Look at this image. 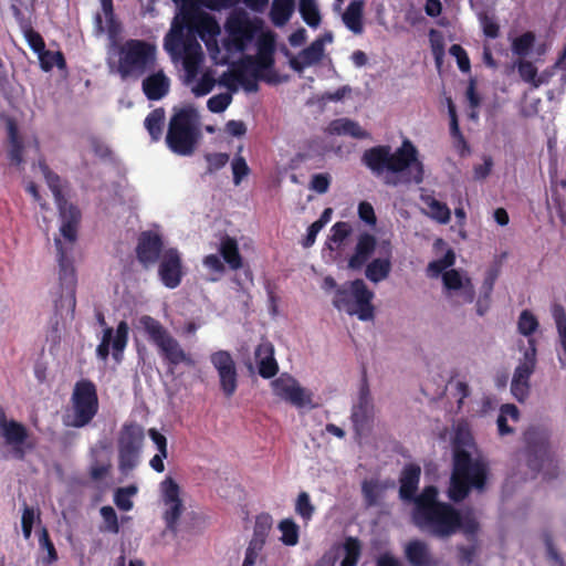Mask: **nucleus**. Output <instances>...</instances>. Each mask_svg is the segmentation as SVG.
I'll list each match as a JSON object with an SVG mask.
<instances>
[{"mask_svg":"<svg viewBox=\"0 0 566 566\" xmlns=\"http://www.w3.org/2000/svg\"><path fill=\"white\" fill-rule=\"evenodd\" d=\"M333 39V34L326 32L316 39L308 48L291 59V66L295 71L302 72L304 69L317 64L324 56L325 45L331 44Z\"/></svg>","mask_w":566,"mask_h":566,"instance_id":"20","label":"nucleus"},{"mask_svg":"<svg viewBox=\"0 0 566 566\" xmlns=\"http://www.w3.org/2000/svg\"><path fill=\"white\" fill-rule=\"evenodd\" d=\"M295 512L298 516H301V518L305 523L311 521V518L315 512V507L311 502V497H310L308 493L301 492L297 495L296 501H295Z\"/></svg>","mask_w":566,"mask_h":566,"instance_id":"49","label":"nucleus"},{"mask_svg":"<svg viewBox=\"0 0 566 566\" xmlns=\"http://www.w3.org/2000/svg\"><path fill=\"white\" fill-rule=\"evenodd\" d=\"M520 413L514 405H504L501 407V411L497 418V429L501 436L511 433L513 428L507 423L509 421L515 423L518 421Z\"/></svg>","mask_w":566,"mask_h":566,"instance_id":"43","label":"nucleus"},{"mask_svg":"<svg viewBox=\"0 0 566 566\" xmlns=\"http://www.w3.org/2000/svg\"><path fill=\"white\" fill-rule=\"evenodd\" d=\"M165 122V112L161 108L153 111L145 119V127L153 140H158Z\"/></svg>","mask_w":566,"mask_h":566,"instance_id":"48","label":"nucleus"},{"mask_svg":"<svg viewBox=\"0 0 566 566\" xmlns=\"http://www.w3.org/2000/svg\"><path fill=\"white\" fill-rule=\"evenodd\" d=\"M210 363L217 371L223 395L233 396L238 387V369L232 355L227 350L213 352L210 355Z\"/></svg>","mask_w":566,"mask_h":566,"instance_id":"14","label":"nucleus"},{"mask_svg":"<svg viewBox=\"0 0 566 566\" xmlns=\"http://www.w3.org/2000/svg\"><path fill=\"white\" fill-rule=\"evenodd\" d=\"M293 10V0H273L270 12L272 22L277 27L285 24L290 20Z\"/></svg>","mask_w":566,"mask_h":566,"instance_id":"35","label":"nucleus"},{"mask_svg":"<svg viewBox=\"0 0 566 566\" xmlns=\"http://www.w3.org/2000/svg\"><path fill=\"white\" fill-rule=\"evenodd\" d=\"M139 326L155 345L169 334L158 321L148 315L139 318Z\"/></svg>","mask_w":566,"mask_h":566,"instance_id":"41","label":"nucleus"},{"mask_svg":"<svg viewBox=\"0 0 566 566\" xmlns=\"http://www.w3.org/2000/svg\"><path fill=\"white\" fill-rule=\"evenodd\" d=\"M375 253L378 256L366 265L365 275L370 282L379 283L386 280L391 271L392 247L390 240L377 241L369 233L360 234L354 253L348 259V268L353 270L361 269Z\"/></svg>","mask_w":566,"mask_h":566,"instance_id":"7","label":"nucleus"},{"mask_svg":"<svg viewBox=\"0 0 566 566\" xmlns=\"http://www.w3.org/2000/svg\"><path fill=\"white\" fill-rule=\"evenodd\" d=\"M515 66L517 67L521 78L533 87L536 88L546 82L543 75L537 74V69L532 62L518 60Z\"/></svg>","mask_w":566,"mask_h":566,"instance_id":"36","label":"nucleus"},{"mask_svg":"<svg viewBox=\"0 0 566 566\" xmlns=\"http://www.w3.org/2000/svg\"><path fill=\"white\" fill-rule=\"evenodd\" d=\"M376 566H403L402 563L390 553H384L376 559Z\"/></svg>","mask_w":566,"mask_h":566,"instance_id":"64","label":"nucleus"},{"mask_svg":"<svg viewBox=\"0 0 566 566\" xmlns=\"http://www.w3.org/2000/svg\"><path fill=\"white\" fill-rule=\"evenodd\" d=\"M261 547V543L252 542L245 551V556L242 566H254L259 558Z\"/></svg>","mask_w":566,"mask_h":566,"instance_id":"60","label":"nucleus"},{"mask_svg":"<svg viewBox=\"0 0 566 566\" xmlns=\"http://www.w3.org/2000/svg\"><path fill=\"white\" fill-rule=\"evenodd\" d=\"M35 178L44 179L52 190L60 210V233L70 242L76 239L77 228L81 219L80 211L70 202L63 199L60 190V179L52 174L48 167L40 164L34 168Z\"/></svg>","mask_w":566,"mask_h":566,"instance_id":"10","label":"nucleus"},{"mask_svg":"<svg viewBox=\"0 0 566 566\" xmlns=\"http://www.w3.org/2000/svg\"><path fill=\"white\" fill-rule=\"evenodd\" d=\"M535 43V34L524 32L511 39V50L515 55L526 56L532 52Z\"/></svg>","mask_w":566,"mask_h":566,"instance_id":"44","label":"nucleus"},{"mask_svg":"<svg viewBox=\"0 0 566 566\" xmlns=\"http://www.w3.org/2000/svg\"><path fill=\"white\" fill-rule=\"evenodd\" d=\"M405 555L412 566H436L427 545L420 541L409 542L405 546Z\"/></svg>","mask_w":566,"mask_h":566,"instance_id":"28","label":"nucleus"},{"mask_svg":"<svg viewBox=\"0 0 566 566\" xmlns=\"http://www.w3.org/2000/svg\"><path fill=\"white\" fill-rule=\"evenodd\" d=\"M39 536V563L42 566H51L57 559L56 549L49 537L46 528L41 527L38 531Z\"/></svg>","mask_w":566,"mask_h":566,"instance_id":"31","label":"nucleus"},{"mask_svg":"<svg viewBox=\"0 0 566 566\" xmlns=\"http://www.w3.org/2000/svg\"><path fill=\"white\" fill-rule=\"evenodd\" d=\"M358 216L361 221L369 226H375L376 223V214L374 208L368 202H360L358 206Z\"/></svg>","mask_w":566,"mask_h":566,"instance_id":"59","label":"nucleus"},{"mask_svg":"<svg viewBox=\"0 0 566 566\" xmlns=\"http://www.w3.org/2000/svg\"><path fill=\"white\" fill-rule=\"evenodd\" d=\"M185 21L186 13L180 11L165 36L164 48L172 59L177 55L181 56L185 70L184 83L196 97H202L212 92L217 83L222 84V81L216 78L213 70L202 69L205 52L196 39L184 41L180 49Z\"/></svg>","mask_w":566,"mask_h":566,"instance_id":"2","label":"nucleus"},{"mask_svg":"<svg viewBox=\"0 0 566 566\" xmlns=\"http://www.w3.org/2000/svg\"><path fill=\"white\" fill-rule=\"evenodd\" d=\"M360 553V543L354 537H347L334 547V558L340 560V566H356Z\"/></svg>","mask_w":566,"mask_h":566,"instance_id":"27","label":"nucleus"},{"mask_svg":"<svg viewBox=\"0 0 566 566\" xmlns=\"http://www.w3.org/2000/svg\"><path fill=\"white\" fill-rule=\"evenodd\" d=\"M437 494L433 486H428L415 499V524L439 537L450 536L457 531L474 533L478 528L474 515L469 511L455 512L450 505L437 502Z\"/></svg>","mask_w":566,"mask_h":566,"instance_id":"4","label":"nucleus"},{"mask_svg":"<svg viewBox=\"0 0 566 566\" xmlns=\"http://www.w3.org/2000/svg\"><path fill=\"white\" fill-rule=\"evenodd\" d=\"M158 274L168 289L177 287L184 275L181 255L176 249H167L159 259Z\"/></svg>","mask_w":566,"mask_h":566,"instance_id":"19","label":"nucleus"},{"mask_svg":"<svg viewBox=\"0 0 566 566\" xmlns=\"http://www.w3.org/2000/svg\"><path fill=\"white\" fill-rule=\"evenodd\" d=\"M198 123L199 114L193 106L176 109L166 136L169 149L178 155H190L199 139Z\"/></svg>","mask_w":566,"mask_h":566,"instance_id":"8","label":"nucleus"},{"mask_svg":"<svg viewBox=\"0 0 566 566\" xmlns=\"http://www.w3.org/2000/svg\"><path fill=\"white\" fill-rule=\"evenodd\" d=\"M331 185V177L328 174H316L312 177L310 188L317 193H325Z\"/></svg>","mask_w":566,"mask_h":566,"instance_id":"57","label":"nucleus"},{"mask_svg":"<svg viewBox=\"0 0 566 566\" xmlns=\"http://www.w3.org/2000/svg\"><path fill=\"white\" fill-rule=\"evenodd\" d=\"M232 102V95L230 93H221L213 95L207 102V107L211 113L224 112Z\"/></svg>","mask_w":566,"mask_h":566,"instance_id":"50","label":"nucleus"},{"mask_svg":"<svg viewBox=\"0 0 566 566\" xmlns=\"http://www.w3.org/2000/svg\"><path fill=\"white\" fill-rule=\"evenodd\" d=\"M441 256L432 260L427 266V275L431 279L441 277L443 294L458 304L471 303L474 298V286L465 271L453 269L455 254L442 239L434 242Z\"/></svg>","mask_w":566,"mask_h":566,"instance_id":"6","label":"nucleus"},{"mask_svg":"<svg viewBox=\"0 0 566 566\" xmlns=\"http://www.w3.org/2000/svg\"><path fill=\"white\" fill-rule=\"evenodd\" d=\"M226 130L233 137H242L247 133V126L242 120H229L226 124Z\"/></svg>","mask_w":566,"mask_h":566,"instance_id":"62","label":"nucleus"},{"mask_svg":"<svg viewBox=\"0 0 566 566\" xmlns=\"http://www.w3.org/2000/svg\"><path fill=\"white\" fill-rule=\"evenodd\" d=\"M219 252L231 269L237 270L242 266V259L234 239L229 237L222 238L219 244Z\"/></svg>","mask_w":566,"mask_h":566,"instance_id":"33","label":"nucleus"},{"mask_svg":"<svg viewBox=\"0 0 566 566\" xmlns=\"http://www.w3.org/2000/svg\"><path fill=\"white\" fill-rule=\"evenodd\" d=\"M420 478V468L415 464L407 465L400 479V496L411 499L417 490Z\"/></svg>","mask_w":566,"mask_h":566,"instance_id":"32","label":"nucleus"},{"mask_svg":"<svg viewBox=\"0 0 566 566\" xmlns=\"http://www.w3.org/2000/svg\"><path fill=\"white\" fill-rule=\"evenodd\" d=\"M528 348L524 353L523 360L516 367L512 379L511 390L518 400H524L528 394V378L532 375L536 361V348L532 339L528 340Z\"/></svg>","mask_w":566,"mask_h":566,"instance_id":"17","label":"nucleus"},{"mask_svg":"<svg viewBox=\"0 0 566 566\" xmlns=\"http://www.w3.org/2000/svg\"><path fill=\"white\" fill-rule=\"evenodd\" d=\"M255 361L259 374L271 378L277 373V363L274 358V347L270 342H262L255 349Z\"/></svg>","mask_w":566,"mask_h":566,"instance_id":"24","label":"nucleus"},{"mask_svg":"<svg viewBox=\"0 0 566 566\" xmlns=\"http://www.w3.org/2000/svg\"><path fill=\"white\" fill-rule=\"evenodd\" d=\"M352 233V227L347 222H337L331 229V234L327 240L329 250H339L343 248L348 237Z\"/></svg>","mask_w":566,"mask_h":566,"instance_id":"38","label":"nucleus"},{"mask_svg":"<svg viewBox=\"0 0 566 566\" xmlns=\"http://www.w3.org/2000/svg\"><path fill=\"white\" fill-rule=\"evenodd\" d=\"M300 12L303 20L311 28H317L321 23V14L316 0H300Z\"/></svg>","mask_w":566,"mask_h":566,"instance_id":"47","label":"nucleus"},{"mask_svg":"<svg viewBox=\"0 0 566 566\" xmlns=\"http://www.w3.org/2000/svg\"><path fill=\"white\" fill-rule=\"evenodd\" d=\"M38 60L41 69L44 72L51 71L54 66L59 67L60 70L65 69V60L60 51H49L44 49L38 54Z\"/></svg>","mask_w":566,"mask_h":566,"instance_id":"45","label":"nucleus"},{"mask_svg":"<svg viewBox=\"0 0 566 566\" xmlns=\"http://www.w3.org/2000/svg\"><path fill=\"white\" fill-rule=\"evenodd\" d=\"M374 292L363 280H354L336 290L333 305L340 312L356 316L360 321H371L375 316Z\"/></svg>","mask_w":566,"mask_h":566,"instance_id":"9","label":"nucleus"},{"mask_svg":"<svg viewBox=\"0 0 566 566\" xmlns=\"http://www.w3.org/2000/svg\"><path fill=\"white\" fill-rule=\"evenodd\" d=\"M25 39L28 44L34 51V53H36V55L45 49L44 41L39 33L30 30L25 32Z\"/></svg>","mask_w":566,"mask_h":566,"instance_id":"61","label":"nucleus"},{"mask_svg":"<svg viewBox=\"0 0 566 566\" xmlns=\"http://www.w3.org/2000/svg\"><path fill=\"white\" fill-rule=\"evenodd\" d=\"M421 201L423 203L422 211L430 219L441 224H446L450 221L451 211L446 203L429 195L422 196Z\"/></svg>","mask_w":566,"mask_h":566,"instance_id":"29","label":"nucleus"},{"mask_svg":"<svg viewBox=\"0 0 566 566\" xmlns=\"http://www.w3.org/2000/svg\"><path fill=\"white\" fill-rule=\"evenodd\" d=\"M144 441V429L138 424L125 426L118 437V468L127 475L139 461V453Z\"/></svg>","mask_w":566,"mask_h":566,"instance_id":"13","label":"nucleus"},{"mask_svg":"<svg viewBox=\"0 0 566 566\" xmlns=\"http://www.w3.org/2000/svg\"><path fill=\"white\" fill-rule=\"evenodd\" d=\"M39 515L35 513L33 509L25 507L22 512L21 516V525L22 532L25 539H29L32 534V528L35 523H39Z\"/></svg>","mask_w":566,"mask_h":566,"instance_id":"51","label":"nucleus"},{"mask_svg":"<svg viewBox=\"0 0 566 566\" xmlns=\"http://www.w3.org/2000/svg\"><path fill=\"white\" fill-rule=\"evenodd\" d=\"M175 2H180L181 4V12L186 13V10L188 9V6L192 7L193 4L201 3L208 8L211 9H221L227 8L235 2H243L248 8H250L253 11L261 12L263 11L269 0H174Z\"/></svg>","mask_w":566,"mask_h":566,"instance_id":"23","label":"nucleus"},{"mask_svg":"<svg viewBox=\"0 0 566 566\" xmlns=\"http://www.w3.org/2000/svg\"><path fill=\"white\" fill-rule=\"evenodd\" d=\"M155 46L138 40H130L118 51V73L123 78L142 74L155 61Z\"/></svg>","mask_w":566,"mask_h":566,"instance_id":"12","label":"nucleus"},{"mask_svg":"<svg viewBox=\"0 0 566 566\" xmlns=\"http://www.w3.org/2000/svg\"><path fill=\"white\" fill-rule=\"evenodd\" d=\"M552 315L563 347V355L559 356V360L564 365L566 363V310L559 304H554Z\"/></svg>","mask_w":566,"mask_h":566,"instance_id":"37","label":"nucleus"},{"mask_svg":"<svg viewBox=\"0 0 566 566\" xmlns=\"http://www.w3.org/2000/svg\"><path fill=\"white\" fill-rule=\"evenodd\" d=\"M98 399L95 386L90 381H80L72 394V405L64 415V424L81 428L96 415Z\"/></svg>","mask_w":566,"mask_h":566,"instance_id":"11","label":"nucleus"},{"mask_svg":"<svg viewBox=\"0 0 566 566\" xmlns=\"http://www.w3.org/2000/svg\"><path fill=\"white\" fill-rule=\"evenodd\" d=\"M96 459L91 465L90 473L94 480H102L106 478L111 471L112 462L109 453L101 449L95 452Z\"/></svg>","mask_w":566,"mask_h":566,"instance_id":"40","label":"nucleus"},{"mask_svg":"<svg viewBox=\"0 0 566 566\" xmlns=\"http://www.w3.org/2000/svg\"><path fill=\"white\" fill-rule=\"evenodd\" d=\"M537 327H538V322H537L536 317L527 311L522 312V314L520 315V318H518V331L523 335L527 336V335H531L532 333H534Z\"/></svg>","mask_w":566,"mask_h":566,"instance_id":"53","label":"nucleus"},{"mask_svg":"<svg viewBox=\"0 0 566 566\" xmlns=\"http://www.w3.org/2000/svg\"><path fill=\"white\" fill-rule=\"evenodd\" d=\"M156 346L160 355L171 365H195V360L191 356L181 348L180 344L170 334L157 343Z\"/></svg>","mask_w":566,"mask_h":566,"instance_id":"22","label":"nucleus"},{"mask_svg":"<svg viewBox=\"0 0 566 566\" xmlns=\"http://www.w3.org/2000/svg\"><path fill=\"white\" fill-rule=\"evenodd\" d=\"M454 467L449 488V497L460 501L469 489H482L486 480L485 464L480 457L467 424H458L452 438Z\"/></svg>","mask_w":566,"mask_h":566,"instance_id":"5","label":"nucleus"},{"mask_svg":"<svg viewBox=\"0 0 566 566\" xmlns=\"http://www.w3.org/2000/svg\"><path fill=\"white\" fill-rule=\"evenodd\" d=\"M0 436L17 455L22 454L27 441L25 428L13 419H8L2 411H0Z\"/></svg>","mask_w":566,"mask_h":566,"instance_id":"21","label":"nucleus"},{"mask_svg":"<svg viewBox=\"0 0 566 566\" xmlns=\"http://www.w3.org/2000/svg\"><path fill=\"white\" fill-rule=\"evenodd\" d=\"M233 172V181L239 185L249 174V167L242 157H235L231 164Z\"/></svg>","mask_w":566,"mask_h":566,"instance_id":"55","label":"nucleus"},{"mask_svg":"<svg viewBox=\"0 0 566 566\" xmlns=\"http://www.w3.org/2000/svg\"><path fill=\"white\" fill-rule=\"evenodd\" d=\"M449 114L451 118V135L458 147H464L465 143L462 134L460 133L455 109L451 102H449Z\"/></svg>","mask_w":566,"mask_h":566,"instance_id":"58","label":"nucleus"},{"mask_svg":"<svg viewBox=\"0 0 566 566\" xmlns=\"http://www.w3.org/2000/svg\"><path fill=\"white\" fill-rule=\"evenodd\" d=\"M363 1L355 0L349 3L346 11L343 14V21L345 25L354 33H360L363 31Z\"/></svg>","mask_w":566,"mask_h":566,"instance_id":"34","label":"nucleus"},{"mask_svg":"<svg viewBox=\"0 0 566 566\" xmlns=\"http://www.w3.org/2000/svg\"><path fill=\"white\" fill-rule=\"evenodd\" d=\"M128 331V325L124 321L119 322L115 331L112 328H105L101 344L96 348L98 358L106 360L111 347L113 357L116 361H119L122 354L127 345Z\"/></svg>","mask_w":566,"mask_h":566,"instance_id":"18","label":"nucleus"},{"mask_svg":"<svg viewBox=\"0 0 566 566\" xmlns=\"http://www.w3.org/2000/svg\"><path fill=\"white\" fill-rule=\"evenodd\" d=\"M328 135H348L355 138H366L367 132L358 123L348 118H339L331 122L326 127Z\"/></svg>","mask_w":566,"mask_h":566,"instance_id":"30","label":"nucleus"},{"mask_svg":"<svg viewBox=\"0 0 566 566\" xmlns=\"http://www.w3.org/2000/svg\"><path fill=\"white\" fill-rule=\"evenodd\" d=\"M271 387L275 396L297 408L312 405V392L303 388L295 378L287 374H282L271 381Z\"/></svg>","mask_w":566,"mask_h":566,"instance_id":"15","label":"nucleus"},{"mask_svg":"<svg viewBox=\"0 0 566 566\" xmlns=\"http://www.w3.org/2000/svg\"><path fill=\"white\" fill-rule=\"evenodd\" d=\"M281 533L280 541L285 546H296L300 538V527L292 518H284L277 524Z\"/></svg>","mask_w":566,"mask_h":566,"instance_id":"39","label":"nucleus"},{"mask_svg":"<svg viewBox=\"0 0 566 566\" xmlns=\"http://www.w3.org/2000/svg\"><path fill=\"white\" fill-rule=\"evenodd\" d=\"M136 485L119 488L114 493V503L122 511H130L134 507L133 497L137 494Z\"/></svg>","mask_w":566,"mask_h":566,"instance_id":"46","label":"nucleus"},{"mask_svg":"<svg viewBox=\"0 0 566 566\" xmlns=\"http://www.w3.org/2000/svg\"><path fill=\"white\" fill-rule=\"evenodd\" d=\"M520 413L514 405H504L501 407V411L497 418V429L501 436L511 433L513 428L507 423L509 421L515 423L518 421Z\"/></svg>","mask_w":566,"mask_h":566,"instance_id":"42","label":"nucleus"},{"mask_svg":"<svg viewBox=\"0 0 566 566\" xmlns=\"http://www.w3.org/2000/svg\"><path fill=\"white\" fill-rule=\"evenodd\" d=\"M169 88L170 80L161 70L149 74L143 81V91L149 99L163 98L169 92Z\"/></svg>","mask_w":566,"mask_h":566,"instance_id":"25","label":"nucleus"},{"mask_svg":"<svg viewBox=\"0 0 566 566\" xmlns=\"http://www.w3.org/2000/svg\"><path fill=\"white\" fill-rule=\"evenodd\" d=\"M159 492L164 520L169 527H174L184 511L182 491L172 478L167 476L161 481Z\"/></svg>","mask_w":566,"mask_h":566,"instance_id":"16","label":"nucleus"},{"mask_svg":"<svg viewBox=\"0 0 566 566\" xmlns=\"http://www.w3.org/2000/svg\"><path fill=\"white\" fill-rule=\"evenodd\" d=\"M450 54L455 57L459 69L468 73L471 69L470 60L467 52L459 44H453L450 48Z\"/></svg>","mask_w":566,"mask_h":566,"instance_id":"54","label":"nucleus"},{"mask_svg":"<svg viewBox=\"0 0 566 566\" xmlns=\"http://www.w3.org/2000/svg\"><path fill=\"white\" fill-rule=\"evenodd\" d=\"M161 245V240L157 233H143L137 247V254L140 262L144 264L154 263L159 256Z\"/></svg>","mask_w":566,"mask_h":566,"instance_id":"26","label":"nucleus"},{"mask_svg":"<svg viewBox=\"0 0 566 566\" xmlns=\"http://www.w3.org/2000/svg\"><path fill=\"white\" fill-rule=\"evenodd\" d=\"M185 23H189L198 33L217 65L230 63L235 55L255 43L256 55L243 61V70L253 77L271 81L269 73L275 41L273 32L261 19L252 18L244 11L231 12L224 22V38L220 43L221 29L212 15L199 12L191 19L186 17Z\"/></svg>","mask_w":566,"mask_h":566,"instance_id":"1","label":"nucleus"},{"mask_svg":"<svg viewBox=\"0 0 566 566\" xmlns=\"http://www.w3.org/2000/svg\"><path fill=\"white\" fill-rule=\"evenodd\" d=\"M99 513L105 524V530L117 534L119 532V524L115 510L112 506L106 505L101 509Z\"/></svg>","mask_w":566,"mask_h":566,"instance_id":"52","label":"nucleus"},{"mask_svg":"<svg viewBox=\"0 0 566 566\" xmlns=\"http://www.w3.org/2000/svg\"><path fill=\"white\" fill-rule=\"evenodd\" d=\"M479 20L483 30V33L489 38H496L499 35V24L495 22L493 17L488 14H480Z\"/></svg>","mask_w":566,"mask_h":566,"instance_id":"56","label":"nucleus"},{"mask_svg":"<svg viewBox=\"0 0 566 566\" xmlns=\"http://www.w3.org/2000/svg\"><path fill=\"white\" fill-rule=\"evenodd\" d=\"M363 160L388 185L420 184L423 180L424 170L418 149L408 138H405L395 151H391L389 146L368 149Z\"/></svg>","mask_w":566,"mask_h":566,"instance_id":"3","label":"nucleus"},{"mask_svg":"<svg viewBox=\"0 0 566 566\" xmlns=\"http://www.w3.org/2000/svg\"><path fill=\"white\" fill-rule=\"evenodd\" d=\"M203 265L212 272L221 273L224 270L223 263L220 258L216 254L207 255L203 259Z\"/></svg>","mask_w":566,"mask_h":566,"instance_id":"63","label":"nucleus"}]
</instances>
